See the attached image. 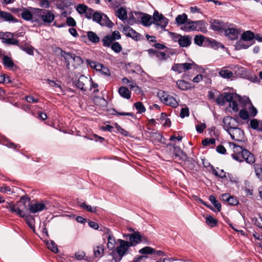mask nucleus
<instances>
[{
  "instance_id": "1",
  "label": "nucleus",
  "mask_w": 262,
  "mask_h": 262,
  "mask_svg": "<svg viewBox=\"0 0 262 262\" xmlns=\"http://www.w3.org/2000/svg\"><path fill=\"white\" fill-rule=\"evenodd\" d=\"M240 99L241 96L236 94L224 93L216 99V102L220 105H225L226 102H229L230 107L236 112L239 110L237 102Z\"/></svg>"
},
{
  "instance_id": "2",
  "label": "nucleus",
  "mask_w": 262,
  "mask_h": 262,
  "mask_svg": "<svg viewBox=\"0 0 262 262\" xmlns=\"http://www.w3.org/2000/svg\"><path fill=\"white\" fill-rule=\"evenodd\" d=\"M115 250L112 251L114 259L116 262H120L123 256L129 253L130 248L132 247L128 241L118 239Z\"/></svg>"
},
{
  "instance_id": "3",
  "label": "nucleus",
  "mask_w": 262,
  "mask_h": 262,
  "mask_svg": "<svg viewBox=\"0 0 262 262\" xmlns=\"http://www.w3.org/2000/svg\"><path fill=\"white\" fill-rule=\"evenodd\" d=\"M181 29L185 32L201 31L205 32L207 31L206 23L204 21H191L190 19H188L184 25L182 26Z\"/></svg>"
},
{
  "instance_id": "4",
  "label": "nucleus",
  "mask_w": 262,
  "mask_h": 262,
  "mask_svg": "<svg viewBox=\"0 0 262 262\" xmlns=\"http://www.w3.org/2000/svg\"><path fill=\"white\" fill-rule=\"evenodd\" d=\"M32 10V22L49 23V10L30 8Z\"/></svg>"
},
{
  "instance_id": "5",
  "label": "nucleus",
  "mask_w": 262,
  "mask_h": 262,
  "mask_svg": "<svg viewBox=\"0 0 262 262\" xmlns=\"http://www.w3.org/2000/svg\"><path fill=\"white\" fill-rule=\"evenodd\" d=\"M158 96L161 102L172 107H176L179 105V100L165 91H160Z\"/></svg>"
},
{
  "instance_id": "6",
  "label": "nucleus",
  "mask_w": 262,
  "mask_h": 262,
  "mask_svg": "<svg viewBox=\"0 0 262 262\" xmlns=\"http://www.w3.org/2000/svg\"><path fill=\"white\" fill-rule=\"evenodd\" d=\"M30 199L29 198L25 196H21L20 201L18 202L19 204H23L26 206V203H28V209L30 213H36L38 211H41L45 209L46 206L43 203H35L33 204H30Z\"/></svg>"
},
{
  "instance_id": "7",
  "label": "nucleus",
  "mask_w": 262,
  "mask_h": 262,
  "mask_svg": "<svg viewBox=\"0 0 262 262\" xmlns=\"http://www.w3.org/2000/svg\"><path fill=\"white\" fill-rule=\"evenodd\" d=\"M238 102L243 105V107L249 111L250 115L251 117H254L257 113L256 108L252 105L249 98L246 96L241 97V99Z\"/></svg>"
},
{
  "instance_id": "8",
  "label": "nucleus",
  "mask_w": 262,
  "mask_h": 262,
  "mask_svg": "<svg viewBox=\"0 0 262 262\" xmlns=\"http://www.w3.org/2000/svg\"><path fill=\"white\" fill-rule=\"evenodd\" d=\"M53 52L57 56H60L63 57L64 60H66L68 62V67L69 68V61L75 60L76 62L78 63L80 61V59L78 57L74 58L72 57V55L70 54V52H67L66 51H63L60 48H55L53 49Z\"/></svg>"
},
{
  "instance_id": "9",
  "label": "nucleus",
  "mask_w": 262,
  "mask_h": 262,
  "mask_svg": "<svg viewBox=\"0 0 262 262\" xmlns=\"http://www.w3.org/2000/svg\"><path fill=\"white\" fill-rule=\"evenodd\" d=\"M194 66L195 63L192 61L189 63H176L172 66L171 69L173 71L181 73L191 69Z\"/></svg>"
},
{
  "instance_id": "10",
  "label": "nucleus",
  "mask_w": 262,
  "mask_h": 262,
  "mask_svg": "<svg viewBox=\"0 0 262 262\" xmlns=\"http://www.w3.org/2000/svg\"><path fill=\"white\" fill-rule=\"evenodd\" d=\"M223 127L225 130L228 133L230 129H233L235 127L238 126L237 121L229 116L225 117L223 119Z\"/></svg>"
},
{
  "instance_id": "11",
  "label": "nucleus",
  "mask_w": 262,
  "mask_h": 262,
  "mask_svg": "<svg viewBox=\"0 0 262 262\" xmlns=\"http://www.w3.org/2000/svg\"><path fill=\"white\" fill-rule=\"evenodd\" d=\"M91 84V79L83 75H81L76 82V86L81 90L86 91Z\"/></svg>"
},
{
  "instance_id": "12",
  "label": "nucleus",
  "mask_w": 262,
  "mask_h": 262,
  "mask_svg": "<svg viewBox=\"0 0 262 262\" xmlns=\"http://www.w3.org/2000/svg\"><path fill=\"white\" fill-rule=\"evenodd\" d=\"M20 204L18 203L17 204L7 203L4 207L8 209L9 211L16 213L20 217H24L25 213L20 209V207L18 206Z\"/></svg>"
},
{
  "instance_id": "13",
  "label": "nucleus",
  "mask_w": 262,
  "mask_h": 262,
  "mask_svg": "<svg viewBox=\"0 0 262 262\" xmlns=\"http://www.w3.org/2000/svg\"><path fill=\"white\" fill-rule=\"evenodd\" d=\"M232 140L240 141L244 137V132L238 126L233 129H231L228 132Z\"/></svg>"
},
{
  "instance_id": "14",
  "label": "nucleus",
  "mask_w": 262,
  "mask_h": 262,
  "mask_svg": "<svg viewBox=\"0 0 262 262\" xmlns=\"http://www.w3.org/2000/svg\"><path fill=\"white\" fill-rule=\"evenodd\" d=\"M123 32L127 36L130 37L136 41L141 39V35L130 27H124L123 28Z\"/></svg>"
},
{
  "instance_id": "15",
  "label": "nucleus",
  "mask_w": 262,
  "mask_h": 262,
  "mask_svg": "<svg viewBox=\"0 0 262 262\" xmlns=\"http://www.w3.org/2000/svg\"><path fill=\"white\" fill-rule=\"evenodd\" d=\"M124 237L127 238L128 237L129 241L132 247L139 244L142 241V236L138 233L127 234L123 236Z\"/></svg>"
},
{
  "instance_id": "16",
  "label": "nucleus",
  "mask_w": 262,
  "mask_h": 262,
  "mask_svg": "<svg viewBox=\"0 0 262 262\" xmlns=\"http://www.w3.org/2000/svg\"><path fill=\"white\" fill-rule=\"evenodd\" d=\"M106 234L107 235V238L108 240V242L107 244V247L109 250H112L114 251L115 250V246L117 244V241L116 238L113 236L111 231L107 229V232H106Z\"/></svg>"
},
{
  "instance_id": "17",
  "label": "nucleus",
  "mask_w": 262,
  "mask_h": 262,
  "mask_svg": "<svg viewBox=\"0 0 262 262\" xmlns=\"http://www.w3.org/2000/svg\"><path fill=\"white\" fill-rule=\"evenodd\" d=\"M135 14L138 16L143 25L149 26L151 24V17L150 15L140 12H136Z\"/></svg>"
},
{
  "instance_id": "18",
  "label": "nucleus",
  "mask_w": 262,
  "mask_h": 262,
  "mask_svg": "<svg viewBox=\"0 0 262 262\" xmlns=\"http://www.w3.org/2000/svg\"><path fill=\"white\" fill-rule=\"evenodd\" d=\"M70 54L71 55H72V57H73V58H76V57H78L80 59V61L78 62V63H77V62H76V61H75V60L74 61L72 60L71 61H69V68L68 67V62H67L66 60H64L66 68L69 71H73L74 69L77 68L79 66H80L83 63V61H82V58L80 56H76L75 54L71 53H70Z\"/></svg>"
},
{
  "instance_id": "19",
  "label": "nucleus",
  "mask_w": 262,
  "mask_h": 262,
  "mask_svg": "<svg viewBox=\"0 0 262 262\" xmlns=\"http://www.w3.org/2000/svg\"><path fill=\"white\" fill-rule=\"evenodd\" d=\"M241 157L245 160V161L249 164L254 163L255 161L254 155L247 149H244L243 151Z\"/></svg>"
},
{
  "instance_id": "20",
  "label": "nucleus",
  "mask_w": 262,
  "mask_h": 262,
  "mask_svg": "<svg viewBox=\"0 0 262 262\" xmlns=\"http://www.w3.org/2000/svg\"><path fill=\"white\" fill-rule=\"evenodd\" d=\"M221 200L231 205H236L238 204L237 199L233 196L230 195L229 193L222 194Z\"/></svg>"
},
{
  "instance_id": "21",
  "label": "nucleus",
  "mask_w": 262,
  "mask_h": 262,
  "mask_svg": "<svg viewBox=\"0 0 262 262\" xmlns=\"http://www.w3.org/2000/svg\"><path fill=\"white\" fill-rule=\"evenodd\" d=\"M46 225L45 223H43V226L41 227V231L40 234V238L43 241V242L46 244L47 247L48 249H49V241L48 240V238L49 236L48 229L46 227Z\"/></svg>"
},
{
  "instance_id": "22",
  "label": "nucleus",
  "mask_w": 262,
  "mask_h": 262,
  "mask_svg": "<svg viewBox=\"0 0 262 262\" xmlns=\"http://www.w3.org/2000/svg\"><path fill=\"white\" fill-rule=\"evenodd\" d=\"M210 23L211 29L215 31H220L226 28L225 24L219 20H212L210 21Z\"/></svg>"
},
{
  "instance_id": "23",
  "label": "nucleus",
  "mask_w": 262,
  "mask_h": 262,
  "mask_svg": "<svg viewBox=\"0 0 262 262\" xmlns=\"http://www.w3.org/2000/svg\"><path fill=\"white\" fill-rule=\"evenodd\" d=\"M108 18L105 15H103L97 12L94 13L93 16V20L99 23L101 26L105 25V21Z\"/></svg>"
},
{
  "instance_id": "24",
  "label": "nucleus",
  "mask_w": 262,
  "mask_h": 262,
  "mask_svg": "<svg viewBox=\"0 0 262 262\" xmlns=\"http://www.w3.org/2000/svg\"><path fill=\"white\" fill-rule=\"evenodd\" d=\"M0 143L7 146L9 148H12L13 149H17L20 148V146L18 144H15L13 142L10 141L8 139L3 136L0 135Z\"/></svg>"
},
{
  "instance_id": "25",
  "label": "nucleus",
  "mask_w": 262,
  "mask_h": 262,
  "mask_svg": "<svg viewBox=\"0 0 262 262\" xmlns=\"http://www.w3.org/2000/svg\"><path fill=\"white\" fill-rule=\"evenodd\" d=\"M116 16L122 21L127 20V14L126 7H121L115 12Z\"/></svg>"
},
{
  "instance_id": "26",
  "label": "nucleus",
  "mask_w": 262,
  "mask_h": 262,
  "mask_svg": "<svg viewBox=\"0 0 262 262\" xmlns=\"http://www.w3.org/2000/svg\"><path fill=\"white\" fill-rule=\"evenodd\" d=\"M0 17L5 21L13 23L18 22L17 18L14 17L11 14L7 12L0 11Z\"/></svg>"
},
{
  "instance_id": "27",
  "label": "nucleus",
  "mask_w": 262,
  "mask_h": 262,
  "mask_svg": "<svg viewBox=\"0 0 262 262\" xmlns=\"http://www.w3.org/2000/svg\"><path fill=\"white\" fill-rule=\"evenodd\" d=\"M225 35L231 40H234L238 37V31L234 28H228L225 30Z\"/></svg>"
},
{
  "instance_id": "28",
  "label": "nucleus",
  "mask_w": 262,
  "mask_h": 262,
  "mask_svg": "<svg viewBox=\"0 0 262 262\" xmlns=\"http://www.w3.org/2000/svg\"><path fill=\"white\" fill-rule=\"evenodd\" d=\"M191 43V38L188 35L182 36L180 37V40L179 45L182 47H187L190 45Z\"/></svg>"
},
{
  "instance_id": "29",
  "label": "nucleus",
  "mask_w": 262,
  "mask_h": 262,
  "mask_svg": "<svg viewBox=\"0 0 262 262\" xmlns=\"http://www.w3.org/2000/svg\"><path fill=\"white\" fill-rule=\"evenodd\" d=\"M237 104L238 105L239 110L241 108L239 113V117L245 120L248 119L249 117V114L247 111V110L244 107H243V105L240 104L238 102H237Z\"/></svg>"
},
{
  "instance_id": "30",
  "label": "nucleus",
  "mask_w": 262,
  "mask_h": 262,
  "mask_svg": "<svg viewBox=\"0 0 262 262\" xmlns=\"http://www.w3.org/2000/svg\"><path fill=\"white\" fill-rule=\"evenodd\" d=\"M20 15L21 18L24 20L32 21V10L30 11L27 8H24Z\"/></svg>"
},
{
  "instance_id": "31",
  "label": "nucleus",
  "mask_w": 262,
  "mask_h": 262,
  "mask_svg": "<svg viewBox=\"0 0 262 262\" xmlns=\"http://www.w3.org/2000/svg\"><path fill=\"white\" fill-rule=\"evenodd\" d=\"M187 15L185 13L178 15L176 18V21L178 26L184 25L188 21Z\"/></svg>"
},
{
  "instance_id": "32",
  "label": "nucleus",
  "mask_w": 262,
  "mask_h": 262,
  "mask_svg": "<svg viewBox=\"0 0 262 262\" xmlns=\"http://www.w3.org/2000/svg\"><path fill=\"white\" fill-rule=\"evenodd\" d=\"M118 93L124 98L129 99L130 98V92L126 87L121 86L119 88Z\"/></svg>"
},
{
  "instance_id": "33",
  "label": "nucleus",
  "mask_w": 262,
  "mask_h": 262,
  "mask_svg": "<svg viewBox=\"0 0 262 262\" xmlns=\"http://www.w3.org/2000/svg\"><path fill=\"white\" fill-rule=\"evenodd\" d=\"M25 220L28 226L33 230H35V220L33 216L28 214L26 215L25 214Z\"/></svg>"
},
{
  "instance_id": "34",
  "label": "nucleus",
  "mask_w": 262,
  "mask_h": 262,
  "mask_svg": "<svg viewBox=\"0 0 262 262\" xmlns=\"http://www.w3.org/2000/svg\"><path fill=\"white\" fill-rule=\"evenodd\" d=\"M77 203L79 206H80L83 209L87 210L88 211L95 212L97 211V208L96 207H92L91 206L86 205L84 202L78 200Z\"/></svg>"
},
{
  "instance_id": "35",
  "label": "nucleus",
  "mask_w": 262,
  "mask_h": 262,
  "mask_svg": "<svg viewBox=\"0 0 262 262\" xmlns=\"http://www.w3.org/2000/svg\"><path fill=\"white\" fill-rule=\"evenodd\" d=\"M87 36L89 40L94 43H97L100 41L99 37L93 31H88Z\"/></svg>"
},
{
  "instance_id": "36",
  "label": "nucleus",
  "mask_w": 262,
  "mask_h": 262,
  "mask_svg": "<svg viewBox=\"0 0 262 262\" xmlns=\"http://www.w3.org/2000/svg\"><path fill=\"white\" fill-rule=\"evenodd\" d=\"M255 35L253 33L250 31L244 32L241 36V39L243 41H250L254 38Z\"/></svg>"
},
{
  "instance_id": "37",
  "label": "nucleus",
  "mask_w": 262,
  "mask_h": 262,
  "mask_svg": "<svg viewBox=\"0 0 262 262\" xmlns=\"http://www.w3.org/2000/svg\"><path fill=\"white\" fill-rule=\"evenodd\" d=\"M135 12H131L128 14V17H127L126 21L129 25H133L137 21H139L138 16L135 14Z\"/></svg>"
},
{
  "instance_id": "38",
  "label": "nucleus",
  "mask_w": 262,
  "mask_h": 262,
  "mask_svg": "<svg viewBox=\"0 0 262 262\" xmlns=\"http://www.w3.org/2000/svg\"><path fill=\"white\" fill-rule=\"evenodd\" d=\"M177 85L180 89L183 91L186 90L190 88L189 83L182 80H178L177 81Z\"/></svg>"
},
{
  "instance_id": "39",
  "label": "nucleus",
  "mask_w": 262,
  "mask_h": 262,
  "mask_svg": "<svg viewBox=\"0 0 262 262\" xmlns=\"http://www.w3.org/2000/svg\"><path fill=\"white\" fill-rule=\"evenodd\" d=\"M102 41L104 46L110 47L111 45H112V43H113V42L114 40L113 39V38L110 35V34H108L104 36Z\"/></svg>"
},
{
  "instance_id": "40",
  "label": "nucleus",
  "mask_w": 262,
  "mask_h": 262,
  "mask_svg": "<svg viewBox=\"0 0 262 262\" xmlns=\"http://www.w3.org/2000/svg\"><path fill=\"white\" fill-rule=\"evenodd\" d=\"M206 223L210 227H215L217 224V221L213 216L207 215L206 217Z\"/></svg>"
},
{
  "instance_id": "41",
  "label": "nucleus",
  "mask_w": 262,
  "mask_h": 262,
  "mask_svg": "<svg viewBox=\"0 0 262 262\" xmlns=\"http://www.w3.org/2000/svg\"><path fill=\"white\" fill-rule=\"evenodd\" d=\"M3 42L8 45H16L19 48V46H20V44L19 43V40L12 37H8V38L5 39V40H3Z\"/></svg>"
},
{
  "instance_id": "42",
  "label": "nucleus",
  "mask_w": 262,
  "mask_h": 262,
  "mask_svg": "<svg viewBox=\"0 0 262 262\" xmlns=\"http://www.w3.org/2000/svg\"><path fill=\"white\" fill-rule=\"evenodd\" d=\"M3 64L8 68H12L14 65L12 59L7 56H4Z\"/></svg>"
},
{
  "instance_id": "43",
  "label": "nucleus",
  "mask_w": 262,
  "mask_h": 262,
  "mask_svg": "<svg viewBox=\"0 0 262 262\" xmlns=\"http://www.w3.org/2000/svg\"><path fill=\"white\" fill-rule=\"evenodd\" d=\"M253 168L257 178L262 181V168L260 167L258 164H254Z\"/></svg>"
},
{
  "instance_id": "44",
  "label": "nucleus",
  "mask_w": 262,
  "mask_h": 262,
  "mask_svg": "<svg viewBox=\"0 0 262 262\" xmlns=\"http://www.w3.org/2000/svg\"><path fill=\"white\" fill-rule=\"evenodd\" d=\"M19 48L30 55L34 54V48L32 46H26L20 45Z\"/></svg>"
},
{
  "instance_id": "45",
  "label": "nucleus",
  "mask_w": 262,
  "mask_h": 262,
  "mask_svg": "<svg viewBox=\"0 0 262 262\" xmlns=\"http://www.w3.org/2000/svg\"><path fill=\"white\" fill-rule=\"evenodd\" d=\"M104 251V248L103 246L102 245L96 247L94 249V252L95 256L96 257H101L103 255Z\"/></svg>"
},
{
  "instance_id": "46",
  "label": "nucleus",
  "mask_w": 262,
  "mask_h": 262,
  "mask_svg": "<svg viewBox=\"0 0 262 262\" xmlns=\"http://www.w3.org/2000/svg\"><path fill=\"white\" fill-rule=\"evenodd\" d=\"M209 200L217 210L220 211L221 209V205L219 201L216 200L215 197L213 195H210L209 196Z\"/></svg>"
},
{
  "instance_id": "47",
  "label": "nucleus",
  "mask_w": 262,
  "mask_h": 262,
  "mask_svg": "<svg viewBox=\"0 0 262 262\" xmlns=\"http://www.w3.org/2000/svg\"><path fill=\"white\" fill-rule=\"evenodd\" d=\"M220 75L225 78H229L233 75V73L231 71L228 70H222L219 72Z\"/></svg>"
},
{
  "instance_id": "48",
  "label": "nucleus",
  "mask_w": 262,
  "mask_h": 262,
  "mask_svg": "<svg viewBox=\"0 0 262 262\" xmlns=\"http://www.w3.org/2000/svg\"><path fill=\"white\" fill-rule=\"evenodd\" d=\"M155 252L156 250L150 247H145L139 250V253L142 254H152Z\"/></svg>"
},
{
  "instance_id": "49",
  "label": "nucleus",
  "mask_w": 262,
  "mask_h": 262,
  "mask_svg": "<svg viewBox=\"0 0 262 262\" xmlns=\"http://www.w3.org/2000/svg\"><path fill=\"white\" fill-rule=\"evenodd\" d=\"M230 146H233V153L236 155H242L243 151L245 149H243L241 146L236 145L234 143L230 144Z\"/></svg>"
},
{
  "instance_id": "50",
  "label": "nucleus",
  "mask_w": 262,
  "mask_h": 262,
  "mask_svg": "<svg viewBox=\"0 0 262 262\" xmlns=\"http://www.w3.org/2000/svg\"><path fill=\"white\" fill-rule=\"evenodd\" d=\"M134 106L138 111V113L141 114L145 112V108L142 103L141 102H137L134 104Z\"/></svg>"
},
{
  "instance_id": "51",
  "label": "nucleus",
  "mask_w": 262,
  "mask_h": 262,
  "mask_svg": "<svg viewBox=\"0 0 262 262\" xmlns=\"http://www.w3.org/2000/svg\"><path fill=\"white\" fill-rule=\"evenodd\" d=\"M250 126L254 129H257L258 130H262L261 126L259 127V122L256 119H252L250 121Z\"/></svg>"
},
{
  "instance_id": "52",
  "label": "nucleus",
  "mask_w": 262,
  "mask_h": 262,
  "mask_svg": "<svg viewBox=\"0 0 262 262\" xmlns=\"http://www.w3.org/2000/svg\"><path fill=\"white\" fill-rule=\"evenodd\" d=\"M168 23V20L163 16L157 24L160 26L162 29H163L167 25Z\"/></svg>"
},
{
  "instance_id": "53",
  "label": "nucleus",
  "mask_w": 262,
  "mask_h": 262,
  "mask_svg": "<svg viewBox=\"0 0 262 262\" xmlns=\"http://www.w3.org/2000/svg\"><path fill=\"white\" fill-rule=\"evenodd\" d=\"M215 143V140L214 138H206L202 141V144L204 146L213 145Z\"/></svg>"
},
{
  "instance_id": "54",
  "label": "nucleus",
  "mask_w": 262,
  "mask_h": 262,
  "mask_svg": "<svg viewBox=\"0 0 262 262\" xmlns=\"http://www.w3.org/2000/svg\"><path fill=\"white\" fill-rule=\"evenodd\" d=\"M111 48L116 53H119L122 50L121 45L118 42H115L112 43Z\"/></svg>"
},
{
  "instance_id": "55",
  "label": "nucleus",
  "mask_w": 262,
  "mask_h": 262,
  "mask_svg": "<svg viewBox=\"0 0 262 262\" xmlns=\"http://www.w3.org/2000/svg\"><path fill=\"white\" fill-rule=\"evenodd\" d=\"M51 86L55 88V91L57 92H61V88L59 82L56 83L55 81L50 80V87Z\"/></svg>"
},
{
  "instance_id": "56",
  "label": "nucleus",
  "mask_w": 262,
  "mask_h": 262,
  "mask_svg": "<svg viewBox=\"0 0 262 262\" xmlns=\"http://www.w3.org/2000/svg\"><path fill=\"white\" fill-rule=\"evenodd\" d=\"M88 7L84 4H79L76 8V10L79 13L83 14L86 12Z\"/></svg>"
},
{
  "instance_id": "57",
  "label": "nucleus",
  "mask_w": 262,
  "mask_h": 262,
  "mask_svg": "<svg viewBox=\"0 0 262 262\" xmlns=\"http://www.w3.org/2000/svg\"><path fill=\"white\" fill-rule=\"evenodd\" d=\"M50 251L55 253H59V250L58 248L57 245L54 243V241L50 240Z\"/></svg>"
},
{
  "instance_id": "58",
  "label": "nucleus",
  "mask_w": 262,
  "mask_h": 262,
  "mask_svg": "<svg viewBox=\"0 0 262 262\" xmlns=\"http://www.w3.org/2000/svg\"><path fill=\"white\" fill-rule=\"evenodd\" d=\"M189 115V108L187 107L181 108L180 111V117L182 118L185 117H188Z\"/></svg>"
},
{
  "instance_id": "59",
  "label": "nucleus",
  "mask_w": 262,
  "mask_h": 262,
  "mask_svg": "<svg viewBox=\"0 0 262 262\" xmlns=\"http://www.w3.org/2000/svg\"><path fill=\"white\" fill-rule=\"evenodd\" d=\"M194 42L199 46H201L204 42V37L202 35H196L194 39Z\"/></svg>"
},
{
  "instance_id": "60",
  "label": "nucleus",
  "mask_w": 262,
  "mask_h": 262,
  "mask_svg": "<svg viewBox=\"0 0 262 262\" xmlns=\"http://www.w3.org/2000/svg\"><path fill=\"white\" fill-rule=\"evenodd\" d=\"M206 125L205 123H200V124H198L196 126V130L198 133H202L203 132V130L206 128Z\"/></svg>"
},
{
  "instance_id": "61",
  "label": "nucleus",
  "mask_w": 262,
  "mask_h": 262,
  "mask_svg": "<svg viewBox=\"0 0 262 262\" xmlns=\"http://www.w3.org/2000/svg\"><path fill=\"white\" fill-rule=\"evenodd\" d=\"M163 15L160 14L158 12L155 11L154 13L153 19L155 21L157 24L158 22L161 19Z\"/></svg>"
},
{
  "instance_id": "62",
  "label": "nucleus",
  "mask_w": 262,
  "mask_h": 262,
  "mask_svg": "<svg viewBox=\"0 0 262 262\" xmlns=\"http://www.w3.org/2000/svg\"><path fill=\"white\" fill-rule=\"evenodd\" d=\"M250 45H246L242 40H240L237 44L236 47L238 49H247Z\"/></svg>"
},
{
  "instance_id": "63",
  "label": "nucleus",
  "mask_w": 262,
  "mask_h": 262,
  "mask_svg": "<svg viewBox=\"0 0 262 262\" xmlns=\"http://www.w3.org/2000/svg\"><path fill=\"white\" fill-rule=\"evenodd\" d=\"M26 100L29 103H36L38 102V99L35 98L33 96H27L26 97Z\"/></svg>"
},
{
  "instance_id": "64",
  "label": "nucleus",
  "mask_w": 262,
  "mask_h": 262,
  "mask_svg": "<svg viewBox=\"0 0 262 262\" xmlns=\"http://www.w3.org/2000/svg\"><path fill=\"white\" fill-rule=\"evenodd\" d=\"M171 38L176 42H178V43L179 42L180 40V37H181L182 35H180V34H176V33H171Z\"/></svg>"
}]
</instances>
